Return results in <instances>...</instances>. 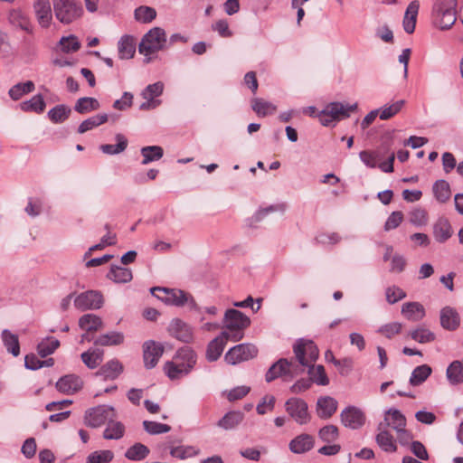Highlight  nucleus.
I'll list each match as a JSON object with an SVG mask.
<instances>
[{"mask_svg": "<svg viewBox=\"0 0 463 463\" xmlns=\"http://www.w3.org/2000/svg\"><path fill=\"white\" fill-rule=\"evenodd\" d=\"M293 352L299 365L308 368L309 380L320 386L329 383V379L323 365L315 366L314 363L319 355V351L312 340L299 338L293 345Z\"/></svg>", "mask_w": 463, "mask_h": 463, "instance_id": "f257e3e1", "label": "nucleus"}, {"mask_svg": "<svg viewBox=\"0 0 463 463\" xmlns=\"http://www.w3.org/2000/svg\"><path fill=\"white\" fill-rule=\"evenodd\" d=\"M197 363V354L190 346H183L175 352L173 360L164 365L165 374L171 380L180 379L189 374Z\"/></svg>", "mask_w": 463, "mask_h": 463, "instance_id": "f03ea898", "label": "nucleus"}, {"mask_svg": "<svg viewBox=\"0 0 463 463\" xmlns=\"http://www.w3.org/2000/svg\"><path fill=\"white\" fill-rule=\"evenodd\" d=\"M357 109V103L344 104L341 102H331L323 110L317 112V108L310 106L307 108V112L311 117H317L320 123L327 127L333 121L341 120L350 117V114Z\"/></svg>", "mask_w": 463, "mask_h": 463, "instance_id": "7ed1b4c3", "label": "nucleus"}, {"mask_svg": "<svg viewBox=\"0 0 463 463\" xmlns=\"http://www.w3.org/2000/svg\"><path fill=\"white\" fill-rule=\"evenodd\" d=\"M457 0H439L432 8L431 18L435 27L440 30L449 29L457 20Z\"/></svg>", "mask_w": 463, "mask_h": 463, "instance_id": "20e7f679", "label": "nucleus"}, {"mask_svg": "<svg viewBox=\"0 0 463 463\" xmlns=\"http://www.w3.org/2000/svg\"><path fill=\"white\" fill-rule=\"evenodd\" d=\"M151 293L166 305L175 307L188 305L191 309L197 308L196 302L193 296L184 290L155 287L151 288Z\"/></svg>", "mask_w": 463, "mask_h": 463, "instance_id": "39448f33", "label": "nucleus"}, {"mask_svg": "<svg viewBox=\"0 0 463 463\" xmlns=\"http://www.w3.org/2000/svg\"><path fill=\"white\" fill-rule=\"evenodd\" d=\"M53 12L56 19L62 24H71L83 14V7L77 0H53Z\"/></svg>", "mask_w": 463, "mask_h": 463, "instance_id": "423d86ee", "label": "nucleus"}, {"mask_svg": "<svg viewBox=\"0 0 463 463\" xmlns=\"http://www.w3.org/2000/svg\"><path fill=\"white\" fill-rule=\"evenodd\" d=\"M166 43L165 30L161 27H154L142 37L138 45V52L145 56H148L164 50Z\"/></svg>", "mask_w": 463, "mask_h": 463, "instance_id": "0eeeda50", "label": "nucleus"}, {"mask_svg": "<svg viewBox=\"0 0 463 463\" xmlns=\"http://www.w3.org/2000/svg\"><path fill=\"white\" fill-rule=\"evenodd\" d=\"M224 324L226 329L223 332H229L231 340L236 342L242 338L243 330L250 326V320L242 312L232 308L224 314Z\"/></svg>", "mask_w": 463, "mask_h": 463, "instance_id": "6e6552de", "label": "nucleus"}, {"mask_svg": "<svg viewBox=\"0 0 463 463\" xmlns=\"http://www.w3.org/2000/svg\"><path fill=\"white\" fill-rule=\"evenodd\" d=\"M111 418H117L115 409L109 405L102 404L90 408L84 414V424L90 428H99L108 423Z\"/></svg>", "mask_w": 463, "mask_h": 463, "instance_id": "1a4fd4ad", "label": "nucleus"}, {"mask_svg": "<svg viewBox=\"0 0 463 463\" xmlns=\"http://www.w3.org/2000/svg\"><path fill=\"white\" fill-rule=\"evenodd\" d=\"M303 371L304 370L301 369L299 365L296 364L295 362L288 361L286 358H280L269 367L266 373L265 380L270 383L281 376L293 379Z\"/></svg>", "mask_w": 463, "mask_h": 463, "instance_id": "9d476101", "label": "nucleus"}, {"mask_svg": "<svg viewBox=\"0 0 463 463\" xmlns=\"http://www.w3.org/2000/svg\"><path fill=\"white\" fill-rule=\"evenodd\" d=\"M285 411L298 424H307L311 420L308 405L301 398L291 397L285 402Z\"/></svg>", "mask_w": 463, "mask_h": 463, "instance_id": "9b49d317", "label": "nucleus"}, {"mask_svg": "<svg viewBox=\"0 0 463 463\" xmlns=\"http://www.w3.org/2000/svg\"><path fill=\"white\" fill-rule=\"evenodd\" d=\"M258 354L257 347L252 344H240L231 348L224 356L230 364H236L255 357Z\"/></svg>", "mask_w": 463, "mask_h": 463, "instance_id": "f8f14e48", "label": "nucleus"}, {"mask_svg": "<svg viewBox=\"0 0 463 463\" xmlns=\"http://www.w3.org/2000/svg\"><path fill=\"white\" fill-rule=\"evenodd\" d=\"M103 304V297L100 292L88 290L78 295L74 299V306L80 310L99 309Z\"/></svg>", "mask_w": 463, "mask_h": 463, "instance_id": "ddd939ff", "label": "nucleus"}, {"mask_svg": "<svg viewBox=\"0 0 463 463\" xmlns=\"http://www.w3.org/2000/svg\"><path fill=\"white\" fill-rule=\"evenodd\" d=\"M165 347L161 343L154 340L146 341L143 344V359L146 369L154 368L161 356L163 355Z\"/></svg>", "mask_w": 463, "mask_h": 463, "instance_id": "4468645a", "label": "nucleus"}, {"mask_svg": "<svg viewBox=\"0 0 463 463\" xmlns=\"http://www.w3.org/2000/svg\"><path fill=\"white\" fill-rule=\"evenodd\" d=\"M33 13L40 27L47 29L52 22V12L50 0H33Z\"/></svg>", "mask_w": 463, "mask_h": 463, "instance_id": "2eb2a0df", "label": "nucleus"}, {"mask_svg": "<svg viewBox=\"0 0 463 463\" xmlns=\"http://www.w3.org/2000/svg\"><path fill=\"white\" fill-rule=\"evenodd\" d=\"M341 422L344 426L352 430L361 428L365 421L364 413L355 406H348L340 414Z\"/></svg>", "mask_w": 463, "mask_h": 463, "instance_id": "dca6fc26", "label": "nucleus"}, {"mask_svg": "<svg viewBox=\"0 0 463 463\" xmlns=\"http://www.w3.org/2000/svg\"><path fill=\"white\" fill-rule=\"evenodd\" d=\"M168 332L171 336L185 344H189L194 340L193 328L179 318H175L171 321Z\"/></svg>", "mask_w": 463, "mask_h": 463, "instance_id": "f3484780", "label": "nucleus"}, {"mask_svg": "<svg viewBox=\"0 0 463 463\" xmlns=\"http://www.w3.org/2000/svg\"><path fill=\"white\" fill-rule=\"evenodd\" d=\"M8 23L27 33H33V25L29 16L20 8H12L7 14Z\"/></svg>", "mask_w": 463, "mask_h": 463, "instance_id": "a211bd4d", "label": "nucleus"}, {"mask_svg": "<svg viewBox=\"0 0 463 463\" xmlns=\"http://www.w3.org/2000/svg\"><path fill=\"white\" fill-rule=\"evenodd\" d=\"M377 160L378 167L384 173L393 172L394 152L390 150L388 145L382 144L377 149L371 150Z\"/></svg>", "mask_w": 463, "mask_h": 463, "instance_id": "6ab92c4d", "label": "nucleus"}, {"mask_svg": "<svg viewBox=\"0 0 463 463\" xmlns=\"http://www.w3.org/2000/svg\"><path fill=\"white\" fill-rule=\"evenodd\" d=\"M229 332H222L220 335L212 340L206 350V358L209 362H214L219 359L223 352L227 340L230 338Z\"/></svg>", "mask_w": 463, "mask_h": 463, "instance_id": "aec40b11", "label": "nucleus"}, {"mask_svg": "<svg viewBox=\"0 0 463 463\" xmlns=\"http://www.w3.org/2000/svg\"><path fill=\"white\" fill-rule=\"evenodd\" d=\"M82 386L83 381L80 376L75 374L64 375L56 383L57 390L65 394H72L80 391Z\"/></svg>", "mask_w": 463, "mask_h": 463, "instance_id": "412c9836", "label": "nucleus"}, {"mask_svg": "<svg viewBox=\"0 0 463 463\" xmlns=\"http://www.w3.org/2000/svg\"><path fill=\"white\" fill-rule=\"evenodd\" d=\"M338 402L331 396H322L317 402V414L322 420L331 418L337 410Z\"/></svg>", "mask_w": 463, "mask_h": 463, "instance_id": "4be33fe9", "label": "nucleus"}, {"mask_svg": "<svg viewBox=\"0 0 463 463\" xmlns=\"http://www.w3.org/2000/svg\"><path fill=\"white\" fill-rule=\"evenodd\" d=\"M440 326L449 331H455L460 325V317L457 310L451 307H445L440 310Z\"/></svg>", "mask_w": 463, "mask_h": 463, "instance_id": "5701e85b", "label": "nucleus"}, {"mask_svg": "<svg viewBox=\"0 0 463 463\" xmlns=\"http://www.w3.org/2000/svg\"><path fill=\"white\" fill-rule=\"evenodd\" d=\"M401 313L404 318L411 322L420 321L426 315L423 305L415 301L402 304Z\"/></svg>", "mask_w": 463, "mask_h": 463, "instance_id": "b1692460", "label": "nucleus"}, {"mask_svg": "<svg viewBox=\"0 0 463 463\" xmlns=\"http://www.w3.org/2000/svg\"><path fill=\"white\" fill-rule=\"evenodd\" d=\"M123 368V364L118 359H111L98 370L96 375L105 381L115 380L121 374Z\"/></svg>", "mask_w": 463, "mask_h": 463, "instance_id": "393cba45", "label": "nucleus"}, {"mask_svg": "<svg viewBox=\"0 0 463 463\" xmlns=\"http://www.w3.org/2000/svg\"><path fill=\"white\" fill-rule=\"evenodd\" d=\"M384 420L387 426L396 430L398 434L405 433L406 419L399 410H388Z\"/></svg>", "mask_w": 463, "mask_h": 463, "instance_id": "a878e982", "label": "nucleus"}, {"mask_svg": "<svg viewBox=\"0 0 463 463\" xmlns=\"http://www.w3.org/2000/svg\"><path fill=\"white\" fill-rule=\"evenodd\" d=\"M419 9L420 2L418 0L411 1L407 6L402 23L403 29L407 33H412L415 30Z\"/></svg>", "mask_w": 463, "mask_h": 463, "instance_id": "bb28decb", "label": "nucleus"}, {"mask_svg": "<svg viewBox=\"0 0 463 463\" xmlns=\"http://www.w3.org/2000/svg\"><path fill=\"white\" fill-rule=\"evenodd\" d=\"M243 419V412L240 411H231L218 420L217 426L224 430H234L242 422Z\"/></svg>", "mask_w": 463, "mask_h": 463, "instance_id": "cd10ccee", "label": "nucleus"}, {"mask_svg": "<svg viewBox=\"0 0 463 463\" xmlns=\"http://www.w3.org/2000/svg\"><path fill=\"white\" fill-rule=\"evenodd\" d=\"M169 453L173 458L184 460L200 454V449L194 446H175L174 441L167 442Z\"/></svg>", "mask_w": 463, "mask_h": 463, "instance_id": "c85d7f7f", "label": "nucleus"}, {"mask_svg": "<svg viewBox=\"0 0 463 463\" xmlns=\"http://www.w3.org/2000/svg\"><path fill=\"white\" fill-rule=\"evenodd\" d=\"M314 447V439L309 434H300L289 442V449L296 454L309 451Z\"/></svg>", "mask_w": 463, "mask_h": 463, "instance_id": "c756f323", "label": "nucleus"}, {"mask_svg": "<svg viewBox=\"0 0 463 463\" xmlns=\"http://www.w3.org/2000/svg\"><path fill=\"white\" fill-rule=\"evenodd\" d=\"M107 278L118 284L128 283L132 280V271L128 268L111 265L109 271L107 274Z\"/></svg>", "mask_w": 463, "mask_h": 463, "instance_id": "7c9ffc66", "label": "nucleus"}, {"mask_svg": "<svg viewBox=\"0 0 463 463\" xmlns=\"http://www.w3.org/2000/svg\"><path fill=\"white\" fill-rule=\"evenodd\" d=\"M118 57L122 60L130 59L136 52L135 39L131 35H123L118 43Z\"/></svg>", "mask_w": 463, "mask_h": 463, "instance_id": "2f4dec72", "label": "nucleus"}, {"mask_svg": "<svg viewBox=\"0 0 463 463\" xmlns=\"http://www.w3.org/2000/svg\"><path fill=\"white\" fill-rule=\"evenodd\" d=\"M125 430L126 429L122 422L116 420V418H111L103 431V438L105 439L118 440L124 436Z\"/></svg>", "mask_w": 463, "mask_h": 463, "instance_id": "473e14b6", "label": "nucleus"}, {"mask_svg": "<svg viewBox=\"0 0 463 463\" xmlns=\"http://www.w3.org/2000/svg\"><path fill=\"white\" fill-rule=\"evenodd\" d=\"M433 234L439 242L443 243L448 241L452 235L451 225L449 220L445 218L439 219L434 224Z\"/></svg>", "mask_w": 463, "mask_h": 463, "instance_id": "72a5a7b5", "label": "nucleus"}, {"mask_svg": "<svg viewBox=\"0 0 463 463\" xmlns=\"http://www.w3.org/2000/svg\"><path fill=\"white\" fill-rule=\"evenodd\" d=\"M446 376L449 383L452 385H458L463 383V362L455 360L449 364L446 371Z\"/></svg>", "mask_w": 463, "mask_h": 463, "instance_id": "f704fd0d", "label": "nucleus"}, {"mask_svg": "<svg viewBox=\"0 0 463 463\" xmlns=\"http://www.w3.org/2000/svg\"><path fill=\"white\" fill-rule=\"evenodd\" d=\"M104 352L99 348H90L88 351L83 352L80 358L83 364L90 369L97 368L103 361Z\"/></svg>", "mask_w": 463, "mask_h": 463, "instance_id": "c9c22d12", "label": "nucleus"}, {"mask_svg": "<svg viewBox=\"0 0 463 463\" xmlns=\"http://www.w3.org/2000/svg\"><path fill=\"white\" fill-rule=\"evenodd\" d=\"M1 338L8 353L15 357L20 354V344L17 335L8 329H4L1 334Z\"/></svg>", "mask_w": 463, "mask_h": 463, "instance_id": "e433bc0d", "label": "nucleus"}, {"mask_svg": "<svg viewBox=\"0 0 463 463\" xmlns=\"http://www.w3.org/2000/svg\"><path fill=\"white\" fill-rule=\"evenodd\" d=\"M432 369L428 364H421L415 367L410 377V384L412 386H419L422 384L431 374Z\"/></svg>", "mask_w": 463, "mask_h": 463, "instance_id": "4c0bfd02", "label": "nucleus"}, {"mask_svg": "<svg viewBox=\"0 0 463 463\" xmlns=\"http://www.w3.org/2000/svg\"><path fill=\"white\" fill-rule=\"evenodd\" d=\"M79 326L87 332L98 331L102 326V321L97 315L85 314L79 319Z\"/></svg>", "mask_w": 463, "mask_h": 463, "instance_id": "58836bf2", "label": "nucleus"}, {"mask_svg": "<svg viewBox=\"0 0 463 463\" xmlns=\"http://www.w3.org/2000/svg\"><path fill=\"white\" fill-rule=\"evenodd\" d=\"M117 141L116 145L105 144L101 145L99 149L107 155H118L126 150L128 146V139L122 134H117L115 136Z\"/></svg>", "mask_w": 463, "mask_h": 463, "instance_id": "ea45409f", "label": "nucleus"}, {"mask_svg": "<svg viewBox=\"0 0 463 463\" xmlns=\"http://www.w3.org/2000/svg\"><path fill=\"white\" fill-rule=\"evenodd\" d=\"M100 108L99 100L91 97L80 98L75 106L74 109L80 114H86Z\"/></svg>", "mask_w": 463, "mask_h": 463, "instance_id": "a19ab883", "label": "nucleus"}, {"mask_svg": "<svg viewBox=\"0 0 463 463\" xmlns=\"http://www.w3.org/2000/svg\"><path fill=\"white\" fill-rule=\"evenodd\" d=\"M378 446L385 452L392 453L397 450L393 437L385 430H381L375 438Z\"/></svg>", "mask_w": 463, "mask_h": 463, "instance_id": "79ce46f5", "label": "nucleus"}, {"mask_svg": "<svg viewBox=\"0 0 463 463\" xmlns=\"http://www.w3.org/2000/svg\"><path fill=\"white\" fill-rule=\"evenodd\" d=\"M251 108L259 117L271 115L277 110V107L274 104L260 98L252 99Z\"/></svg>", "mask_w": 463, "mask_h": 463, "instance_id": "37998d69", "label": "nucleus"}, {"mask_svg": "<svg viewBox=\"0 0 463 463\" xmlns=\"http://www.w3.org/2000/svg\"><path fill=\"white\" fill-rule=\"evenodd\" d=\"M109 116L106 113L97 114L83 120L78 128V133L83 134L92 128L106 123Z\"/></svg>", "mask_w": 463, "mask_h": 463, "instance_id": "c03bdc74", "label": "nucleus"}, {"mask_svg": "<svg viewBox=\"0 0 463 463\" xmlns=\"http://www.w3.org/2000/svg\"><path fill=\"white\" fill-rule=\"evenodd\" d=\"M149 452L150 450L146 445L137 442L127 449L125 457L132 461H140L145 459Z\"/></svg>", "mask_w": 463, "mask_h": 463, "instance_id": "a18cd8bd", "label": "nucleus"}, {"mask_svg": "<svg viewBox=\"0 0 463 463\" xmlns=\"http://www.w3.org/2000/svg\"><path fill=\"white\" fill-rule=\"evenodd\" d=\"M143 156L142 165H147L151 162L161 159L164 156V150L159 146H147L140 150Z\"/></svg>", "mask_w": 463, "mask_h": 463, "instance_id": "49530a36", "label": "nucleus"}, {"mask_svg": "<svg viewBox=\"0 0 463 463\" xmlns=\"http://www.w3.org/2000/svg\"><path fill=\"white\" fill-rule=\"evenodd\" d=\"M432 190L435 198L440 203H446L450 198L451 192L449 184L443 179L436 181Z\"/></svg>", "mask_w": 463, "mask_h": 463, "instance_id": "de8ad7c7", "label": "nucleus"}, {"mask_svg": "<svg viewBox=\"0 0 463 463\" xmlns=\"http://www.w3.org/2000/svg\"><path fill=\"white\" fill-rule=\"evenodd\" d=\"M124 341V335L119 332H109L99 335L95 341L96 345L109 346L118 345L122 344Z\"/></svg>", "mask_w": 463, "mask_h": 463, "instance_id": "09e8293b", "label": "nucleus"}, {"mask_svg": "<svg viewBox=\"0 0 463 463\" xmlns=\"http://www.w3.org/2000/svg\"><path fill=\"white\" fill-rule=\"evenodd\" d=\"M45 106L43 97L41 94L35 95L31 99L20 104V108L23 111H33L36 113H42L44 110Z\"/></svg>", "mask_w": 463, "mask_h": 463, "instance_id": "8fccbe9b", "label": "nucleus"}, {"mask_svg": "<svg viewBox=\"0 0 463 463\" xmlns=\"http://www.w3.org/2000/svg\"><path fill=\"white\" fill-rule=\"evenodd\" d=\"M34 83L31 80H27L25 82H20L15 85H14L9 90V96L14 100H18L21 99L24 95L30 93L34 90Z\"/></svg>", "mask_w": 463, "mask_h": 463, "instance_id": "3c124183", "label": "nucleus"}, {"mask_svg": "<svg viewBox=\"0 0 463 463\" xmlns=\"http://www.w3.org/2000/svg\"><path fill=\"white\" fill-rule=\"evenodd\" d=\"M60 346L59 340L48 336L43 339L37 345V351L41 357L44 358L52 354Z\"/></svg>", "mask_w": 463, "mask_h": 463, "instance_id": "603ef678", "label": "nucleus"}, {"mask_svg": "<svg viewBox=\"0 0 463 463\" xmlns=\"http://www.w3.org/2000/svg\"><path fill=\"white\" fill-rule=\"evenodd\" d=\"M134 16L137 21L148 24L156 17V11L153 7L141 5L135 9Z\"/></svg>", "mask_w": 463, "mask_h": 463, "instance_id": "864d4df0", "label": "nucleus"}, {"mask_svg": "<svg viewBox=\"0 0 463 463\" xmlns=\"http://www.w3.org/2000/svg\"><path fill=\"white\" fill-rule=\"evenodd\" d=\"M71 114V109L65 105H57L48 111V117L53 123L65 121Z\"/></svg>", "mask_w": 463, "mask_h": 463, "instance_id": "5fc2aeb1", "label": "nucleus"}, {"mask_svg": "<svg viewBox=\"0 0 463 463\" xmlns=\"http://www.w3.org/2000/svg\"><path fill=\"white\" fill-rule=\"evenodd\" d=\"M59 44L61 50L65 53L75 52L80 49V43L77 36L71 34L69 36H63L60 39Z\"/></svg>", "mask_w": 463, "mask_h": 463, "instance_id": "6e6d98bb", "label": "nucleus"}, {"mask_svg": "<svg viewBox=\"0 0 463 463\" xmlns=\"http://www.w3.org/2000/svg\"><path fill=\"white\" fill-rule=\"evenodd\" d=\"M409 335L420 344L430 343L435 340V334L425 327H418L411 331Z\"/></svg>", "mask_w": 463, "mask_h": 463, "instance_id": "4d7b16f0", "label": "nucleus"}, {"mask_svg": "<svg viewBox=\"0 0 463 463\" xmlns=\"http://www.w3.org/2000/svg\"><path fill=\"white\" fill-rule=\"evenodd\" d=\"M318 437L326 443H332L339 437L338 428L332 424L326 425L319 430Z\"/></svg>", "mask_w": 463, "mask_h": 463, "instance_id": "13d9d810", "label": "nucleus"}, {"mask_svg": "<svg viewBox=\"0 0 463 463\" xmlns=\"http://www.w3.org/2000/svg\"><path fill=\"white\" fill-rule=\"evenodd\" d=\"M142 424L144 430L150 435L163 434L171 430L170 425L156 421L144 420Z\"/></svg>", "mask_w": 463, "mask_h": 463, "instance_id": "bf43d9fd", "label": "nucleus"}, {"mask_svg": "<svg viewBox=\"0 0 463 463\" xmlns=\"http://www.w3.org/2000/svg\"><path fill=\"white\" fill-rule=\"evenodd\" d=\"M114 458V453L111 450H97L90 454L87 458L88 463H109Z\"/></svg>", "mask_w": 463, "mask_h": 463, "instance_id": "052dcab7", "label": "nucleus"}, {"mask_svg": "<svg viewBox=\"0 0 463 463\" xmlns=\"http://www.w3.org/2000/svg\"><path fill=\"white\" fill-rule=\"evenodd\" d=\"M404 105V100H398L389 106H384L379 113V117L382 120H387L401 111Z\"/></svg>", "mask_w": 463, "mask_h": 463, "instance_id": "680f3d73", "label": "nucleus"}, {"mask_svg": "<svg viewBox=\"0 0 463 463\" xmlns=\"http://www.w3.org/2000/svg\"><path fill=\"white\" fill-rule=\"evenodd\" d=\"M402 329V324L399 322H392L385 325H383L377 329V333L384 335L385 337L391 339L394 335L400 334Z\"/></svg>", "mask_w": 463, "mask_h": 463, "instance_id": "e2e57ef3", "label": "nucleus"}, {"mask_svg": "<svg viewBox=\"0 0 463 463\" xmlns=\"http://www.w3.org/2000/svg\"><path fill=\"white\" fill-rule=\"evenodd\" d=\"M406 292L397 286H391L385 289L386 301L392 305L406 298Z\"/></svg>", "mask_w": 463, "mask_h": 463, "instance_id": "0e129e2a", "label": "nucleus"}, {"mask_svg": "<svg viewBox=\"0 0 463 463\" xmlns=\"http://www.w3.org/2000/svg\"><path fill=\"white\" fill-rule=\"evenodd\" d=\"M164 91V83L161 81H157L153 84H149L146 86L141 92V96L143 99H154L156 97H159L162 95Z\"/></svg>", "mask_w": 463, "mask_h": 463, "instance_id": "69168bd1", "label": "nucleus"}, {"mask_svg": "<svg viewBox=\"0 0 463 463\" xmlns=\"http://www.w3.org/2000/svg\"><path fill=\"white\" fill-rule=\"evenodd\" d=\"M117 242L116 241V234H112L111 232H108L106 235H104L101 240H100V242L96 244V245H93L91 246L89 250L85 253L84 255V258H88L92 251L94 250H102L104 249L106 246H112V245H115Z\"/></svg>", "mask_w": 463, "mask_h": 463, "instance_id": "338daca9", "label": "nucleus"}, {"mask_svg": "<svg viewBox=\"0 0 463 463\" xmlns=\"http://www.w3.org/2000/svg\"><path fill=\"white\" fill-rule=\"evenodd\" d=\"M276 399L272 395L264 396L261 401L258 403L256 407V411L258 414L264 415L267 411H271L274 410Z\"/></svg>", "mask_w": 463, "mask_h": 463, "instance_id": "774afa93", "label": "nucleus"}]
</instances>
